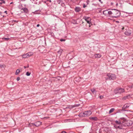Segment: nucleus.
Returning <instances> with one entry per match:
<instances>
[{
  "label": "nucleus",
  "instance_id": "obj_1",
  "mask_svg": "<svg viewBox=\"0 0 133 133\" xmlns=\"http://www.w3.org/2000/svg\"><path fill=\"white\" fill-rule=\"evenodd\" d=\"M113 11L112 16L113 17H117L120 16L121 15V13L119 11L116 9H112Z\"/></svg>",
  "mask_w": 133,
  "mask_h": 133
},
{
  "label": "nucleus",
  "instance_id": "obj_2",
  "mask_svg": "<svg viewBox=\"0 0 133 133\" xmlns=\"http://www.w3.org/2000/svg\"><path fill=\"white\" fill-rule=\"evenodd\" d=\"M123 122H124L123 125L125 126H131L132 124V122L129 120L126 121L125 119H124Z\"/></svg>",
  "mask_w": 133,
  "mask_h": 133
},
{
  "label": "nucleus",
  "instance_id": "obj_3",
  "mask_svg": "<svg viewBox=\"0 0 133 133\" xmlns=\"http://www.w3.org/2000/svg\"><path fill=\"white\" fill-rule=\"evenodd\" d=\"M107 76L109 79L110 80H114L116 78L115 75L114 74H107Z\"/></svg>",
  "mask_w": 133,
  "mask_h": 133
},
{
  "label": "nucleus",
  "instance_id": "obj_4",
  "mask_svg": "<svg viewBox=\"0 0 133 133\" xmlns=\"http://www.w3.org/2000/svg\"><path fill=\"white\" fill-rule=\"evenodd\" d=\"M33 54V53L31 52H29L23 55V57L24 58H26L27 57H29L30 56L32 55Z\"/></svg>",
  "mask_w": 133,
  "mask_h": 133
},
{
  "label": "nucleus",
  "instance_id": "obj_5",
  "mask_svg": "<svg viewBox=\"0 0 133 133\" xmlns=\"http://www.w3.org/2000/svg\"><path fill=\"white\" fill-rule=\"evenodd\" d=\"M116 90L117 91H118V92H116V94H121L124 92V89H122L121 88H118L116 89Z\"/></svg>",
  "mask_w": 133,
  "mask_h": 133
},
{
  "label": "nucleus",
  "instance_id": "obj_6",
  "mask_svg": "<svg viewBox=\"0 0 133 133\" xmlns=\"http://www.w3.org/2000/svg\"><path fill=\"white\" fill-rule=\"evenodd\" d=\"M83 18L85 20L87 23L90 25L91 23V22H90V19L89 17L85 16L83 17Z\"/></svg>",
  "mask_w": 133,
  "mask_h": 133
},
{
  "label": "nucleus",
  "instance_id": "obj_7",
  "mask_svg": "<svg viewBox=\"0 0 133 133\" xmlns=\"http://www.w3.org/2000/svg\"><path fill=\"white\" fill-rule=\"evenodd\" d=\"M91 114V112L90 110L85 111L84 112V114H85V117L90 115Z\"/></svg>",
  "mask_w": 133,
  "mask_h": 133
},
{
  "label": "nucleus",
  "instance_id": "obj_8",
  "mask_svg": "<svg viewBox=\"0 0 133 133\" xmlns=\"http://www.w3.org/2000/svg\"><path fill=\"white\" fill-rule=\"evenodd\" d=\"M32 124L35 125L36 127H38L41 124V122L39 121H38L36 122L35 123H32Z\"/></svg>",
  "mask_w": 133,
  "mask_h": 133
},
{
  "label": "nucleus",
  "instance_id": "obj_9",
  "mask_svg": "<svg viewBox=\"0 0 133 133\" xmlns=\"http://www.w3.org/2000/svg\"><path fill=\"white\" fill-rule=\"evenodd\" d=\"M131 33V31L129 30H127L124 32V34L127 36H129Z\"/></svg>",
  "mask_w": 133,
  "mask_h": 133
},
{
  "label": "nucleus",
  "instance_id": "obj_10",
  "mask_svg": "<svg viewBox=\"0 0 133 133\" xmlns=\"http://www.w3.org/2000/svg\"><path fill=\"white\" fill-rule=\"evenodd\" d=\"M115 123L117 125H122V124H123L124 122H123V121L122 122H121L120 121H115Z\"/></svg>",
  "mask_w": 133,
  "mask_h": 133
},
{
  "label": "nucleus",
  "instance_id": "obj_11",
  "mask_svg": "<svg viewBox=\"0 0 133 133\" xmlns=\"http://www.w3.org/2000/svg\"><path fill=\"white\" fill-rule=\"evenodd\" d=\"M122 125H118L117 124H114V127L116 129L119 128L120 129H122Z\"/></svg>",
  "mask_w": 133,
  "mask_h": 133
},
{
  "label": "nucleus",
  "instance_id": "obj_12",
  "mask_svg": "<svg viewBox=\"0 0 133 133\" xmlns=\"http://www.w3.org/2000/svg\"><path fill=\"white\" fill-rule=\"evenodd\" d=\"M129 106L130 105H129L128 104H125L122 108V109H123L122 110H124V109L128 108Z\"/></svg>",
  "mask_w": 133,
  "mask_h": 133
},
{
  "label": "nucleus",
  "instance_id": "obj_13",
  "mask_svg": "<svg viewBox=\"0 0 133 133\" xmlns=\"http://www.w3.org/2000/svg\"><path fill=\"white\" fill-rule=\"evenodd\" d=\"M108 10H106L104 11L103 14L106 16H108Z\"/></svg>",
  "mask_w": 133,
  "mask_h": 133
},
{
  "label": "nucleus",
  "instance_id": "obj_14",
  "mask_svg": "<svg viewBox=\"0 0 133 133\" xmlns=\"http://www.w3.org/2000/svg\"><path fill=\"white\" fill-rule=\"evenodd\" d=\"M90 118L91 120L93 121H96L98 120V118L97 117H91Z\"/></svg>",
  "mask_w": 133,
  "mask_h": 133
},
{
  "label": "nucleus",
  "instance_id": "obj_15",
  "mask_svg": "<svg viewBox=\"0 0 133 133\" xmlns=\"http://www.w3.org/2000/svg\"><path fill=\"white\" fill-rule=\"evenodd\" d=\"M79 117H85V114H84V112H81L78 115Z\"/></svg>",
  "mask_w": 133,
  "mask_h": 133
},
{
  "label": "nucleus",
  "instance_id": "obj_16",
  "mask_svg": "<svg viewBox=\"0 0 133 133\" xmlns=\"http://www.w3.org/2000/svg\"><path fill=\"white\" fill-rule=\"evenodd\" d=\"M76 12H78L81 10V9L79 7H76L75 9Z\"/></svg>",
  "mask_w": 133,
  "mask_h": 133
},
{
  "label": "nucleus",
  "instance_id": "obj_17",
  "mask_svg": "<svg viewBox=\"0 0 133 133\" xmlns=\"http://www.w3.org/2000/svg\"><path fill=\"white\" fill-rule=\"evenodd\" d=\"M22 9L23 10L24 12L27 13L28 12V10L26 8H22Z\"/></svg>",
  "mask_w": 133,
  "mask_h": 133
},
{
  "label": "nucleus",
  "instance_id": "obj_18",
  "mask_svg": "<svg viewBox=\"0 0 133 133\" xmlns=\"http://www.w3.org/2000/svg\"><path fill=\"white\" fill-rule=\"evenodd\" d=\"M91 90L92 92V93L94 94H96L97 91L95 89H92Z\"/></svg>",
  "mask_w": 133,
  "mask_h": 133
},
{
  "label": "nucleus",
  "instance_id": "obj_19",
  "mask_svg": "<svg viewBox=\"0 0 133 133\" xmlns=\"http://www.w3.org/2000/svg\"><path fill=\"white\" fill-rule=\"evenodd\" d=\"M101 54H96L95 55V56L96 57H97V58H100V57H101Z\"/></svg>",
  "mask_w": 133,
  "mask_h": 133
},
{
  "label": "nucleus",
  "instance_id": "obj_20",
  "mask_svg": "<svg viewBox=\"0 0 133 133\" xmlns=\"http://www.w3.org/2000/svg\"><path fill=\"white\" fill-rule=\"evenodd\" d=\"M20 71L18 69H17L16 70V72L15 73V74L16 75H17L20 72Z\"/></svg>",
  "mask_w": 133,
  "mask_h": 133
},
{
  "label": "nucleus",
  "instance_id": "obj_21",
  "mask_svg": "<svg viewBox=\"0 0 133 133\" xmlns=\"http://www.w3.org/2000/svg\"><path fill=\"white\" fill-rule=\"evenodd\" d=\"M62 49H60L59 51L57 52L58 54L61 55L62 52Z\"/></svg>",
  "mask_w": 133,
  "mask_h": 133
},
{
  "label": "nucleus",
  "instance_id": "obj_22",
  "mask_svg": "<svg viewBox=\"0 0 133 133\" xmlns=\"http://www.w3.org/2000/svg\"><path fill=\"white\" fill-rule=\"evenodd\" d=\"M114 110V108H111L110 110H109V113L110 114Z\"/></svg>",
  "mask_w": 133,
  "mask_h": 133
},
{
  "label": "nucleus",
  "instance_id": "obj_23",
  "mask_svg": "<svg viewBox=\"0 0 133 133\" xmlns=\"http://www.w3.org/2000/svg\"><path fill=\"white\" fill-rule=\"evenodd\" d=\"M108 15H112L113 13V11H108Z\"/></svg>",
  "mask_w": 133,
  "mask_h": 133
},
{
  "label": "nucleus",
  "instance_id": "obj_24",
  "mask_svg": "<svg viewBox=\"0 0 133 133\" xmlns=\"http://www.w3.org/2000/svg\"><path fill=\"white\" fill-rule=\"evenodd\" d=\"M10 39L9 38H2V39L3 40L4 39L6 41H8V40L9 39Z\"/></svg>",
  "mask_w": 133,
  "mask_h": 133
},
{
  "label": "nucleus",
  "instance_id": "obj_25",
  "mask_svg": "<svg viewBox=\"0 0 133 133\" xmlns=\"http://www.w3.org/2000/svg\"><path fill=\"white\" fill-rule=\"evenodd\" d=\"M31 74V73L29 72H27L26 74V75L27 76H29Z\"/></svg>",
  "mask_w": 133,
  "mask_h": 133
},
{
  "label": "nucleus",
  "instance_id": "obj_26",
  "mask_svg": "<svg viewBox=\"0 0 133 133\" xmlns=\"http://www.w3.org/2000/svg\"><path fill=\"white\" fill-rule=\"evenodd\" d=\"M128 96H125V97H123V98H122V99H126L127 98H128Z\"/></svg>",
  "mask_w": 133,
  "mask_h": 133
},
{
  "label": "nucleus",
  "instance_id": "obj_27",
  "mask_svg": "<svg viewBox=\"0 0 133 133\" xmlns=\"http://www.w3.org/2000/svg\"><path fill=\"white\" fill-rule=\"evenodd\" d=\"M0 15H1L3 17H4V16L3 15L1 11H0Z\"/></svg>",
  "mask_w": 133,
  "mask_h": 133
},
{
  "label": "nucleus",
  "instance_id": "obj_28",
  "mask_svg": "<svg viewBox=\"0 0 133 133\" xmlns=\"http://www.w3.org/2000/svg\"><path fill=\"white\" fill-rule=\"evenodd\" d=\"M60 41L61 42L65 41V39H60Z\"/></svg>",
  "mask_w": 133,
  "mask_h": 133
},
{
  "label": "nucleus",
  "instance_id": "obj_29",
  "mask_svg": "<svg viewBox=\"0 0 133 133\" xmlns=\"http://www.w3.org/2000/svg\"><path fill=\"white\" fill-rule=\"evenodd\" d=\"M0 1H2L3 3H5V1L3 0H0Z\"/></svg>",
  "mask_w": 133,
  "mask_h": 133
},
{
  "label": "nucleus",
  "instance_id": "obj_30",
  "mask_svg": "<svg viewBox=\"0 0 133 133\" xmlns=\"http://www.w3.org/2000/svg\"><path fill=\"white\" fill-rule=\"evenodd\" d=\"M20 79V77H18L17 78V81H19Z\"/></svg>",
  "mask_w": 133,
  "mask_h": 133
},
{
  "label": "nucleus",
  "instance_id": "obj_31",
  "mask_svg": "<svg viewBox=\"0 0 133 133\" xmlns=\"http://www.w3.org/2000/svg\"><path fill=\"white\" fill-rule=\"evenodd\" d=\"M103 97L102 96H101L99 97L100 99H102V98H103Z\"/></svg>",
  "mask_w": 133,
  "mask_h": 133
},
{
  "label": "nucleus",
  "instance_id": "obj_32",
  "mask_svg": "<svg viewBox=\"0 0 133 133\" xmlns=\"http://www.w3.org/2000/svg\"><path fill=\"white\" fill-rule=\"evenodd\" d=\"M86 7V6L84 4H83V8H85Z\"/></svg>",
  "mask_w": 133,
  "mask_h": 133
},
{
  "label": "nucleus",
  "instance_id": "obj_33",
  "mask_svg": "<svg viewBox=\"0 0 133 133\" xmlns=\"http://www.w3.org/2000/svg\"><path fill=\"white\" fill-rule=\"evenodd\" d=\"M61 133H66V132H65V131H62Z\"/></svg>",
  "mask_w": 133,
  "mask_h": 133
},
{
  "label": "nucleus",
  "instance_id": "obj_34",
  "mask_svg": "<svg viewBox=\"0 0 133 133\" xmlns=\"http://www.w3.org/2000/svg\"><path fill=\"white\" fill-rule=\"evenodd\" d=\"M130 87L131 88H132L133 87V84L131 85Z\"/></svg>",
  "mask_w": 133,
  "mask_h": 133
},
{
  "label": "nucleus",
  "instance_id": "obj_35",
  "mask_svg": "<svg viewBox=\"0 0 133 133\" xmlns=\"http://www.w3.org/2000/svg\"><path fill=\"white\" fill-rule=\"evenodd\" d=\"M124 29H125V27H123L122 28V30H124Z\"/></svg>",
  "mask_w": 133,
  "mask_h": 133
},
{
  "label": "nucleus",
  "instance_id": "obj_36",
  "mask_svg": "<svg viewBox=\"0 0 133 133\" xmlns=\"http://www.w3.org/2000/svg\"><path fill=\"white\" fill-rule=\"evenodd\" d=\"M40 26V25L39 24H38L37 25V27H38L39 26Z\"/></svg>",
  "mask_w": 133,
  "mask_h": 133
},
{
  "label": "nucleus",
  "instance_id": "obj_37",
  "mask_svg": "<svg viewBox=\"0 0 133 133\" xmlns=\"http://www.w3.org/2000/svg\"><path fill=\"white\" fill-rule=\"evenodd\" d=\"M3 66L2 65H0V67L2 68Z\"/></svg>",
  "mask_w": 133,
  "mask_h": 133
},
{
  "label": "nucleus",
  "instance_id": "obj_38",
  "mask_svg": "<svg viewBox=\"0 0 133 133\" xmlns=\"http://www.w3.org/2000/svg\"><path fill=\"white\" fill-rule=\"evenodd\" d=\"M7 11H5L4 12V13H6V14H7Z\"/></svg>",
  "mask_w": 133,
  "mask_h": 133
},
{
  "label": "nucleus",
  "instance_id": "obj_39",
  "mask_svg": "<svg viewBox=\"0 0 133 133\" xmlns=\"http://www.w3.org/2000/svg\"><path fill=\"white\" fill-rule=\"evenodd\" d=\"M57 2H61V0H57Z\"/></svg>",
  "mask_w": 133,
  "mask_h": 133
},
{
  "label": "nucleus",
  "instance_id": "obj_40",
  "mask_svg": "<svg viewBox=\"0 0 133 133\" xmlns=\"http://www.w3.org/2000/svg\"><path fill=\"white\" fill-rule=\"evenodd\" d=\"M24 69H26L27 68V67L24 66Z\"/></svg>",
  "mask_w": 133,
  "mask_h": 133
},
{
  "label": "nucleus",
  "instance_id": "obj_41",
  "mask_svg": "<svg viewBox=\"0 0 133 133\" xmlns=\"http://www.w3.org/2000/svg\"><path fill=\"white\" fill-rule=\"evenodd\" d=\"M29 67V65H28L27 66V68H28Z\"/></svg>",
  "mask_w": 133,
  "mask_h": 133
},
{
  "label": "nucleus",
  "instance_id": "obj_42",
  "mask_svg": "<svg viewBox=\"0 0 133 133\" xmlns=\"http://www.w3.org/2000/svg\"><path fill=\"white\" fill-rule=\"evenodd\" d=\"M99 2H101V0H99Z\"/></svg>",
  "mask_w": 133,
  "mask_h": 133
},
{
  "label": "nucleus",
  "instance_id": "obj_43",
  "mask_svg": "<svg viewBox=\"0 0 133 133\" xmlns=\"http://www.w3.org/2000/svg\"><path fill=\"white\" fill-rule=\"evenodd\" d=\"M13 21L14 22H16V21L15 20H13Z\"/></svg>",
  "mask_w": 133,
  "mask_h": 133
},
{
  "label": "nucleus",
  "instance_id": "obj_44",
  "mask_svg": "<svg viewBox=\"0 0 133 133\" xmlns=\"http://www.w3.org/2000/svg\"><path fill=\"white\" fill-rule=\"evenodd\" d=\"M26 0H22V1H25Z\"/></svg>",
  "mask_w": 133,
  "mask_h": 133
},
{
  "label": "nucleus",
  "instance_id": "obj_45",
  "mask_svg": "<svg viewBox=\"0 0 133 133\" xmlns=\"http://www.w3.org/2000/svg\"><path fill=\"white\" fill-rule=\"evenodd\" d=\"M77 79V78H75V79Z\"/></svg>",
  "mask_w": 133,
  "mask_h": 133
},
{
  "label": "nucleus",
  "instance_id": "obj_46",
  "mask_svg": "<svg viewBox=\"0 0 133 133\" xmlns=\"http://www.w3.org/2000/svg\"><path fill=\"white\" fill-rule=\"evenodd\" d=\"M49 2H51V1L50 0V1H49Z\"/></svg>",
  "mask_w": 133,
  "mask_h": 133
},
{
  "label": "nucleus",
  "instance_id": "obj_47",
  "mask_svg": "<svg viewBox=\"0 0 133 133\" xmlns=\"http://www.w3.org/2000/svg\"><path fill=\"white\" fill-rule=\"evenodd\" d=\"M12 2L11 3H10V4H12Z\"/></svg>",
  "mask_w": 133,
  "mask_h": 133
},
{
  "label": "nucleus",
  "instance_id": "obj_48",
  "mask_svg": "<svg viewBox=\"0 0 133 133\" xmlns=\"http://www.w3.org/2000/svg\"><path fill=\"white\" fill-rule=\"evenodd\" d=\"M2 3H0V4H2Z\"/></svg>",
  "mask_w": 133,
  "mask_h": 133
},
{
  "label": "nucleus",
  "instance_id": "obj_49",
  "mask_svg": "<svg viewBox=\"0 0 133 133\" xmlns=\"http://www.w3.org/2000/svg\"><path fill=\"white\" fill-rule=\"evenodd\" d=\"M33 0V1H34L35 0Z\"/></svg>",
  "mask_w": 133,
  "mask_h": 133
}]
</instances>
